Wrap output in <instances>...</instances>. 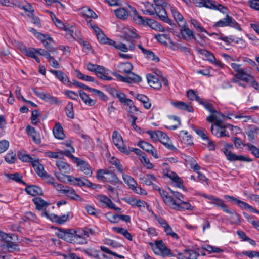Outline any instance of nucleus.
Segmentation results:
<instances>
[{
	"mask_svg": "<svg viewBox=\"0 0 259 259\" xmlns=\"http://www.w3.org/2000/svg\"><path fill=\"white\" fill-rule=\"evenodd\" d=\"M197 7H205L216 11H219L225 16H229V11L227 7H225L215 1L211 0H193Z\"/></svg>",
	"mask_w": 259,
	"mask_h": 259,
	"instance_id": "f257e3e1",
	"label": "nucleus"
},
{
	"mask_svg": "<svg viewBox=\"0 0 259 259\" xmlns=\"http://www.w3.org/2000/svg\"><path fill=\"white\" fill-rule=\"evenodd\" d=\"M134 22L142 26H148L155 30L163 32L165 31L163 27L157 21L153 19L147 17H133Z\"/></svg>",
	"mask_w": 259,
	"mask_h": 259,
	"instance_id": "f03ea898",
	"label": "nucleus"
},
{
	"mask_svg": "<svg viewBox=\"0 0 259 259\" xmlns=\"http://www.w3.org/2000/svg\"><path fill=\"white\" fill-rule=\"evenodd\" d=\"M95 231L91 229L86 228L84 229H79L77 231H75L74 240L73 243L84 244L87 243L86 238L90 236L94 235Z\"/></svg>",
	"mask_w": 259,
	"mask_h": 259,
	"instance_id": "7ed1b4c3",
	"label": "nucleus"
},
{
	"mask_svg": "<svg viewBox=\"0 0 259 259\" xmlns=\"http://www.w3.org/2000/svg\"><path fill=\"white\" fill-rule=\"evenodd\" d=\"M124 4V6L122 4V6H119L118 9L114 10L115 16H141L136 8L128 4Z\"/></svg>",
	"mask_w": 259,
	"mask_h": 259,
	"instance_id": "20e7f679",
	"label": "nucleus"
},
{
	"mask_svg": "<svg viewBox=\"0 0 259 259\" xmlns=\"http://www.w3.org/2000/svg\"><path fill=\"white\" fill-rule=\"evenodd\" d=\"M232 147V145L226 144L223 148V152L226 155L227 160L231 161H241L251 162L252 161L250 158L245 157L243 155H237L235 153H232L230 150Z\"/></svg>",
	"mask_w": 259,
	"mask_h": 259,
	"instance_id": "39448f33",
	"label": "nucleus"
},
{
	"mask_svg": "<svg viewBox=\"0 0 259 259\" xmlns=\"http://www.w3.org/2000/svg\"><path fill=\"white\" fill-rule=\"evenodd\" d=\"M152 250L156 254L167 256L170 254V250L167 248L162 240L156 241L155 243H150Z\"/></svg>",
	"mask_w": 259,
	"mask_h": 259,
	"instance_id": "423d86ee",
	"label": "nucleus"
},
{
	"mask_svg": "<svg viewBox=\"0 0 259 259\" xmlns=\"http://www.w3.org/2000/svg\"><path fill=\"white\" fill-rule=\"evenodd\" d=\"M112 140L114 145L119 151L126 154H130V150L124 145L122 138L120 134L117 131H114L112 134Z\"/></svg>",
	"mask_w": 259,
	"mask_h": 259,
	"instance_id": "0eeeda50",
	"label": "nucleus"
},
{
	"mask_svg": "<svg viewBox=\"0 0 259 259\" xmlns=\"http://www.w3.org/2000/svg\"><path fill=\"white\" fill-rule=\"evenodd\" d=\"M97 178L104 182H116L118 178L112 172L108 170L100 169L97 171Z\"/></svg>",
	"mask_w": 259,
	"mask_h": 259,
	"instance_id": "6e6552de",
	"label": "nucleus"
},
{
	"mask_svg": "<svg viewBox=\"0 0 259 259\" xmlns=\"http://www.w3.org/2000/svg\"><path fill=\"white\" fill-rule=\"evenodd\" d=\"M230 66L235 71L237 72L235 76L237 79L242 80H243V79L245 78L249 74L248 73V72H249V71L252 69L251 68H242L241 67L242 65L241 64H238L235 63H231L230 64Z\"/></svg>",
	"mask_w": 259,
	"mask_h": 259,
	"instance_id": "1a4fd4ad",
	"label": "nucleus"
},
{
	"mask_svg": "<svg viewBox=\"0 0 259 259\" xmlns=\"http://www.w3.org/2000/svg\"><path fill=\"white\" fill-rule=\"evenodd\" d=\"M214 25L217 27L230 26L239 30H241L238 23L233 19L232 17L224 18L222 20L217 22Z\"/></svg>",
	"mask_w": 259,
	"mask_h": 259,
	"instance_id": "9d476101",
	"label": "nucleus"
},
{
	"mask_svg": "<svg viewBox=\"0 0 259 259\" xmlns=\"http://www.w3.org/2000/svg\"><path fill=\"white\" fill-rule=\"evenodd\" d=\"M42 215L46 217L53 222L59 224H62L67 221L69 216V212H68L66 214L58 216L54 213L49 214L48 211H45L42 213Z\"/></svg>",
	"mask_w": 259,
	"mask_h": 259,
	"instance_id": "9b49d317",
	"label": "nucleus"
},
{
	"mask_svg": "<svg viewBox=\"0 0 259 259\" xmlns=\"http://www.w3.org/2000/svg\"><path fill=\"white\" fill-rule=\"evenodd\" d=\"M158 140L167 149L172 151L177 150V148L172 145L169 138L165 133L158 131Z\"/></svg>",
	"mask_w": 259,
	"mask_h": 259,
	"instance_id": "f8f14e48",
	"label": "nucleus"
},
{
	"mask_svg": "<svg viewBox=\"0 0 259 259\" xmlns=\"http://www.w3.org/2000/svg\"><path fill=\"white\" fill-rule=\"evenodd\" d=\"M203 106L205 109L210 113V115L208 116L206 119L208 122L211 123L213 122V119L219 116H221L222 117H225V116L223 114L218 112L211 103L205 102L203 104Z\"/></svg>",
	"mask_w": 259,
	"mask_h": 259,
	"instance_id": "ddd939ff",
	"label": "nucleus"
},
{
	"mask_svg": "<svg viewBox=\"0 0 259 259\" xmlns=\"http://www.w3.org/2000/svg\"><path fill=\"white\" fill-rule=\"evenodd\" d=\"M0 237L5 243V245L9 251H12L16 250L17 245L12 241V237L11 236L7 234L3 231H0Z\"/></svg>",
	"mask_w": 259,
	"mask_h": 259,
	"instance_id": "4468645a",
	"label": "nucleus"
},
{
	"mask_svg": "<svg viewBox=\"0 0 259 259\" xmlns=\"http://www.w3.org/2000/svg\"><path fill=\"white\" fill-rule=\"evenodd\" d=\"M68 183L73 185H77L79 187L87 186L93 187L94 185L91 182L85 178H75L73 176L68 177Z\"/></svg>",
	"mask_w": 259,
	"mask_h": 259,
	"instance_id": "2eb2a0df",
	"label": "nucleus"
},
{
	"mask_svg": "<svg viewBox=\"0 0 259 259\" xmlns=\"http://www.w3.org/2000/svg\"><path fill=\"white\" fill-rule=\"evenodd\" d=\"M65 31H66V36L68 39H76L79 41V39H81L80 32L75 27L68 25Z\"/></svg>",
	"mask_w": 259,
	"mask_h": 259,
	"instance_id": "dca6fc26",
	"label": "nucleus"
},
{
	"mask_svg": "<svg viewBox=\"0 0 259 259\" xmlns=\"http://www.w3.org/2000/svg\"><path fill=\"white\" fill-rule=\"evenodd\" d=\"M170 208L178 211H183L185 210L192 211L194 210V207L192 206L190 203L185 202L184 200L181 202H178L176 200H175Z\"/></svg>",
	"mask_w": 259,
	"mask_h": 259,
	"instance_id": "f3484780",
	"label": "nucleus"
},
{
	"mask_svg": "<svg viewBox=\"0 0 259 259\" xmlns=\"http://www.w3.org/2000/svg\"><path fill=\"white\" fill-rule=\"evenodd\" d=\"M87 23L93 29L98 40L102 44L105 43V41L107 40V37H106L102 31L95 24H93L91 20H87Z\"/></svg>",
	"mask_w": 259,
	"mask_h": 259,
	"instance_id": "a211bd4d",
	"label": "nucleus"
},
{
	"mask_svg": "<svg viewBox=\"0 0 259 259\" xmlns=\"http://www.w3.org/2000/svg\"><path fill=\"white\" fill-rule=\"evenodd\" d=\"M157 220L164 229L167 235L170 236L174 239L178 238V235L173 231L171 227L168 225L166 221L160 218H157Z\"/></svg>",
	"mask_w": 259,
	"mask_h": 259,
	"instance_id": "6ab92c4d",
	"label": "nucleus"
},
{
	"mask_svg": "<svg viewBox=\"0 0 259 259\" xmlns=\"http://www.w3.org/2000/svg\"><path fill=\"white\" fill-rule=\"evenodd\" d=\"M141 10L143 13L145 15H153L155 13L157 15V8L154 5L148 1L142 3Z\"/></svg>",
	"mask_w": 259,
	"mask_h": 259,
	"instance_id": "aec40b11",
	"label": "nucleus"
},
{
	"mask_svg": "<svg viewBox=\"0 0 259 259\" xmlns=\"http://www.w3.org/2000/svg\"><path fill=\"white\" fill-rule=\"evenodd\" d=\"M157 8V16H167V14L164 8L167 6L168 3L166 0H153Z\"/></svg>",
	"mask_w": 259,
	"mask_h": 259,
	"instance_id": "412c9836",
	"label": "nucleus"
},
{
	"mask_svg": "<svg viewBox=\"0 0 259 259\" xmlns=\"http://www.w3.org/2000/svg\"><path fill=\"white\" fill-rule=\"evenodd\" d=\"M225 117H222L221 116L218 117L213 119V122H214L212 124L211 126V131L213 135H215L217 137L219 136V133L222 128V124L223 123V119Z\"/></svg>",
	"mask_w": 259,
	"mask_h": 259,
	"instance_id": "4be33fe9",
	"label": "nucleus"
},
{
	"mask_svg": "<svg viewBox=\"0 0 259 259\" xmlns=\"http://www.w3.org/2000/svg\"><path fill=\"white\" fill-rule=\"evenodd\" d=\"M166 176L171 180L174 186L181 189L184 188L183 181L176 172L169 171H167Z\"/></svg>",
	"mask_w": 259,
	"mask_h": 259,
	"instance_id": "5701e85b",
	"label": "nucleus"
},
{
	"mask_svg": "<svg viewBox=\"0 0 259 259\" xmlns=\"http://www.w3.org/2000/svg\"><path fill=\"white\" fill-rule=\"evenodd\" d=\"M138 145L143 150L150 153L155 158H158L155 149L151 144L145 141H140L138 143Z\"/></svg>",
	"mask_w": 259,
	"mask_h": 259,
	"instance_id": "b1692460",
	"label": "nucleus"
},
{
	"mask_svg": "<svg viewBox=\"0 0 259 259\" xmlns=\"http://www.w3.org/2000/svg\"><path fill=\"white\" fill-rule=\"evenodd\" d=\"M109 70L102 66L98 65L95 72L96 75L99 78L105 80H111L112 77L108 76Z\"/></svg>",
	"mask_w": 259,
	"mask_h": 259,
	"instance_id": "393cba45",
	"label": "nucleus"
},
{
	"mask_svg": "<svg viewBox=\"0 0 259 259\" xmlns=\"http://www.w3.org/2000/svg\"><path fill=\"white\" fill-rule=\"evenodd\" d=\"M78 160H75L74 162L76 163L80 170L84 174L91 176L92 175V171L89 164L85 161L78 158Z\"/></svg>",
	"mask_w": 259,
	"mask_h": 259,
	"instance_id": "a878e982",
	"label": "nucleus"
},
{
	"mask_svg": "<svg viewBox=\"0 0 259 259\" xmlns=\"http://www.w3.org/2000/svg\"><path fill=\"white\" fill-rule=\"evenodd\" d=\"M26 132L28 135L32 137L33 141L36 144H38L40 143L41 139L40 135L33 127L30 125L27 126L26 128Z\"/></svg>",
	"mask_w": 259,
	"mask_h": 259,
	"instance_id": "bb28decb",
	"label": "nucleus"
},
{
	"mask_svg": "<svg viewBox=\"0 0 259 259\" xmlns=\"http://www.w3.org/2000/svg\"><path fill=\"white\" fill-rule=\"evenodd\" d=\"M138 47L142 51L147 59L151 60L155 62H158L159 61V57L156 56L152 51L145 49L141 45H138Z\"/></svg>",
	"mask_w": 259,
	"mask_h": 259,
	"instance_id": "cd10ccee",
	"label": "nucleus"
},
{
	"mask_svg": "<svg viewBox=\"0 0 259 259\" xmlns=\"http://www.w3.org/2000/svg\"><path fill=\"white\" fill-rule=\"evenodd\" d=\"M64 194L72 200L82 202L83 199L76 194L75 190L71 187H67L64 191Z\"/></svg>",
	"mask_w": 259,
	"mask_h": 259,
	"instance_id": "c85d7f7f",
	"label": "nucleus"
},
{
	"mask_svg": "<svg viewBox=\"0 0 259 259\" xmlns=\"http://www.w3.org/2000/svg\"><path fill=\"white\" fill-rule=\"evenodd\" d=\"M199 253L193 250H186L183 253H179L178 259H197Z\"/></svg>",
	"mask_w": 259,
	"mask_h": 259,
	"instance_id": "c756f323",
	"label": "nucleus"
},
{
	"mask_svg": "<svg viewBox=\"0 0 259 259\" xmlns=\"http://www.w3.org/2000/svg\"><path fill=\"white\" fill-rule=\"evenodd\" d=\"M158 190L164 202L170 208L175 199L172 196L168 195L165 191L159 188H158Z\"/></svg>",
	"mask_w": 259,
	"mask_h": 259,
	"instance_id": "7c9ffc66",
	"label": "nucleus"
},
{
	"mask_svg": "<svg viewBox=\"0 0 259 259\" xmlns=\"http://www.w3.org/2000/svg\"><path fill=\"white\" fill-rule=\"evenodd\" d=\"M180 33L184 39L190 41L192 39H195L196 37L195 36L193 32L190 30L187 26L181 28L180 30Z\"/></svg>",
	"mask_w": 259,
	"mask_h": 259,
	"instance_id": "2f4dec72",
	"label": "nucleus"
},
{
	"mask_svg": "<svg viewBox=\"0 0 259 259\" xmlns=\"http://www.w3.org/2000/svg\"><path fill=\"white\" fill-rule=\"evenodd\" d=\"M95 198L100 203L105 205L106 207L108 208H114V203L106 196L98 194L95 196Z\"/></svg>",
	"mask_w": 259,
	"mask_h": 259,
	"instance_id": "473e14b6",
	"label": "nucleus"
},
{
	"mask_svg": "<svg viewBox=\"0 0 259 259\" xmlns=\"http://www.w3.org/2000/svg\"><path fill=\"white\" fill-rule=\"evenodd\" d=\"M37 38L41 40L43 46L48 51L53 53L57 54V49L53 47L51 42L46 41L43 34H38Z\"/></svg>",
	"mask_w": 259,
	"mask_h": 259,
	"instance_id": "72a5a7b5",
	"label": "nucleus"
},
{
	"mask_svg": "<svg viewBox=\"0 0 259 259\" xmlns=\"http://www.w3.org/2000/svg\"><path fill=\"white\" fill-rule=\"evenodd\" d=\"M50 72L55 75L56 77L63 83L67 84L70 82L68 76L65 73L60 70H50Z\"/></svg>",
	"mask_w": 259,
	"mask_h": 259,
	"instance_id": "f704fd0d",
	"label": "nucleus"
},
{
	"mask_svg": "<svg viewBox=\"0 0 259 259\" xmlns=\"http://www.w3.org/2000/svg\"><path fill=\"white\" fill-rule=\"evenodd\" d=\"M53 134L57 139L63 140L65 138L62 126L59 123H56L53 130Z\"/></svg>",
	"mask_w": 259,
	"mask_h": 259,
	"instance_id": "c9c22d12",
	"label": "nucleus"
},
{
	"mask_svg": "<svg viewBox=\"0 0 259 259\" xmlns=\"http://www.w3.org/2000/svg\"><path fill=\"white\" fill-rule=\"evenodd\" d=\"M32 165L36 173L40 177H43L47 172L45 170L44 166L39 162L38 160H34L32 162Z\"/></svg>",
	"mask_w": 259,
	"mask_h": 259,
	"instance_id": "e433bc0d",
	"label": "nucleus"
},
{
	"mask_svg": "<svg viewBox=\"0 0 259 259\" xmlns=\"http://www.w3.org/2000/svg\"><path fill=\"white\" fill-rule=\"evenodd\" d=\"M148 82L149 85L154 88L159 89L161 87V83L157 77L153 75L148 74L147 75Z\"/></svg>",
	"mask_w": 259,
	"mask_h": 259,
	"instance_id": "4c0bfd02",
	"label": "nucleus"
},
{
	"mask_svg": "<svg viewBox=\"0 0 259 259\" xmlns=\"http://www.w3.org/2000/svg\"><path fill=\"white\" fill-rule=\"evenodd\" d=\"M33 201L34 203L36 208L39 210L45 209L49 204L44 201L41 198L36 197L33 199Z\"/></svg>",
	"mask_w": 259,
	"mask_h": 259,
	"instance_id": "58836bf2",
	"label": "nucleus"
},
{
	"mask_svg": "<svg viewBox=\"0 0 259 259\" xmlns=\"http://www.w3.org/2000/svg\"><path fill=\"white\" fill-rule=\"evenodd\" d=\"M56 165L60 171L64 173H70L71 168L70 165L63 161L58 160L56 162Z\"/></svg>",
	"mask_w": 259,
	"mask_h": 259,
	"instance_id": "ea45409f",
	"label": "nucleus"
},
{
	"mask_svg": "<svg viewBox=\"0 0 259 259\" xmlns=\"http://www.w3.org/2000/svg\"><path fill=\"white\" fill-rule=\"evenodd\" d=\"M25 190L27 194L32 196L41 195L42 193L41 189L39 187L34 185L27 186Z\"/></svg>",
	"mask_w": 259,
	"mask_h": 259,
	"instance_id": "a19ab883",
	"label": "nucleus"
},
{
	"mask_svg": "<svg viewBox=\"0 0 259 259\" xmlns=\"http://www.w3.org/2000/svg\"><path fill=\"white\" fill-rule=\"evenodd\" d=\"M171 104L174 107L179 108L180 109L185 110L190 112H192L193 111V108L191 106H189L187 103L183 102H172Z\"/></svg>",
	"mask_w": 259,
	"mask_h": 259,
	"instance_id": "79ce46f5",
	"label": "nucleus"
},
{
	"mask_svg": "<svg viewBox=\"0 0 259 259\" xmlns=\"http://www.w3.org/2000/svg\"><path fill=\"white\" fill-rule=\"evenodd\" d=\"M119 71L123 73L127 74L130 73L133 68V65L129 62L122 63L118 66Z\"/></svg>",
	"mask_w": 259,
	"mask_h": 259,
	"instance_id": "37998d69",
	"label": "nucleus"
},
{
	"mask_svg": "<svg viewBox=\"0 0 259 259\" xmlns=\"http://www.w3.org/2000/svg\"><path fill=\"white\" fill-rule=\"evenodd\" d=\"M112 229L115 232L122 234L125 238H126L128 240L130 241L132 240V236L131 233L128 232L127 230L123 228L116 227H113Z\"/></svg>",
	"mask_w": 259,
	"mask_h": 259,
	"instance_id": "c03bdc74",
	"label": "nucleus"
},
{
	"mask_svg": "<svg viewBox=\"0 0 259 259\" xmlns=\"http://www.w3.org/2000/svg\"><path fill=\"white\" fill-rule=\"evenodd\" d=\"M79 93L81 99L86 105L93 106L95 104V101L91 99L84 92L79 91Z\"/></svg>",
	"mask_w": 259,
	"mask_h": 259,
	"instance_id": "a18cd8bd",
	"label": "nucleus"
},
{
	"mask_svg": "<svg viewBox=\"0 0 259 259\" xmlns=\"http://www.w3.org/2000/svg\"><path fill=\"white\" fill-rule=\"evenodd\" d=\"M180 135L182 136V141L186 144L191 145L193 144L192 137L191 135H188L187 131H182L180 132Z\"/></svg>",
	"mask_w": 259,
	"mask_h": 259,
	"instance_id": "49530a36",
	"label": "nucleus"
},
{
	"mask_svg": "<svg viewBox=\"0 0 259 259\" xmlns=\"http://www.w3.org/2000/svg\"><path fill=\"white\" fill-rule=\"evenodd\" d=\"M169 121L168 122H170L171 121H176V124L175 125H166L165 127L169 130H174L177 129L181 124L180 119L179 117L176 116H171L169 117Z\"/></svg>",
	"mask_w": 259,
	"mask_h": 259,
	"instance_id": "de8ad7c7",
	"label": "nucleus"
},
{
	"mask_svg": "<svg viewBox=\"0 0 259 259\" xmlns=\"http://www.w3.org/2000/svg\"><path fill=\"white\" fill-rule=\"evenodd\" d=\"M243 81L250 83V85L255 90H259L258 83L254 80L253 76L250 74H248L247 76L243 79Z\"/></svg>",
	"mask_w": 259,
	"mask_h": 259,
	"instance_id": "09e8293b",
	"label": "nucleus"
},
{
	"mask_svg": "<svg viewBox=\"0 0 259 259\" xmlns=\"http://www.w3.org/2000/svg\"><path fill=\"white\" fill-rule=\"evenodd\" d=\"M210 203L221 207L226 213H231V211L226 207L224 201L222 199L216 198L213 202H210Z\"/></svg>",
	"mask_w": 259,
	"mask_h": 259,
	"instance_id": "8fccbe9b",
	"label": "nucleus"
},
{
	"mask_svg": "<svg viewBox=\"0 0 259 259\" xmlns=\"http://www.w3.org/2000/svg\"><path fill=\"white\" fill-rule=\"evenodd\" d=\"M122 176L124 182L128 186L130 189L133 187H134L135 185H137V182L131 176L125 174H123Z\"/></svg>",
	"mask_w": 259,
	"mask_h": 259,
	"instance_id": "3c124183",
	"label": "nucleus"
},
{
	"mask_svg": "<svg viewBox=\"0 0 259 259\" xmlns=\"http://www.w3.org/2000/svg\"><path fill=\"white\" fill-rule=\"evenodd\" d=\"M71 150H65L64 151H60L59 153L61 155H65L70 158L74 162L75 160H78V158L74 157L72 153L75 152V149L72 146H70Z\"/></svg>",
	"mask_w": 259,
	"mask_h": 259,
	"instance_id": "603ef678",
	"label": "nucleus"
},
{
	"mask_svg": "<svg viewBox=\"0 0 259 259\" xmlns=\"http://www.w3.org/2000/svg\"><path fill=\"white\" fill-rule=\"evenodd\" d=\"M142 182L147 185H153V182L156 181V178L152 174L147 175L141 179Z\"/></svg>",
	"mask_w": 259,
	"mask_h": 259,
	"instance_id": "864d4df0",
	"label": "nucleus"
},
{
	"mask_svg": "<svg viewBox=\"0 0 259 259\" xmlns=\"http://www.w3.org/2000/svg\"><path fill=\"white\" fill-rule=\"evenodd\" d=\"M166 13L168 14L170 12L172 16H182L181 13L178 11V9L174 6H171L168 4L167 6L164 8Z\"/></svg>",
	"mask_w": 259,
	"mask_h": 259,
	"instance_id": "5fc2aeb1",
	"label": "nucleus"
},
{
	"mask_svg": "<svg viewBox=\"0 0 259 259\" xmlns=\"http://www.w3.org/2000/svg\"><path fill=\"white\" fill-rule=\"evenodd\" d=\"M125 38L127 40L135 39L138 37V35L133 30L125 28L123 30Z\"/></svg>",
	"mask_w": 259,
	"mask_h": 259,
	"instance_id": "6e6d98bb",
	"label": "nucleus"
},
{
	"mask_svg": "<svg viewBox=\"0 0 259 259\" xmlns=\"http://www.w3.org/2000/svg\"><path fill=\"white\" fill-rule=\"evenodd\" d=\"M75 230L74 229L66 230V232L65 234L64 240L66 241L73 243L75 234Z\"/></svg>",
	"mask_w": 259,
	"mask_h": 259,
	"instance_id": "4d7b16f0",
	"label": "nucleus"
},
{
	"mask_svg": "<svg viewBox=\"0 0 259 259\" xmlns=\"http://www.w3.org/2000/svg\"><path fill=\"white\" fill-rule=\"evenodd\" d=\"M81 16H97L96 14L90 8L83 7L80 10Z\"/></svg>",
	"mask_w": 259,
	"mask_h": 259,
	"instance_id": "13d9d810",
	"label": "nucleus"
},
{
	"mask_svg": "<svg viewBox=\"0 0 259 259\" xmlns=\"http://www.w3.org/2000/svg\"><path fill=\"white\" fill-rule=\"evenodd\" d=\"M19 8L24 10L25 12H29L32 15L34 12V9L30 3L26 2L25 4H19L18 5Z\"/></svg>",
	"mask_w": 259,
	"mask_h": 259,
	"instance_id": "bf43d9fd",
	"label": "nucleus"
},
{
	"mask_svg": "<svg viewBox=\"0 0 259 259\" xmlns=\"http://www.w3.org/2000/svg\"><path fill=\"white\" fill-rule=\"evenodd\" d=\"M128 107L127 108V111L128 112V114H135L138 111V108L134 105L133 101L130 99L127 100V102L125 104Z\"/></svg>",
	"mask_w": 259,
	"mask_h": 259,
	"instance_id": "052dcab7",
	"label": "nucleus"
},
{
	"mask_svg": "<svg viewBox=\"0 0 259 259\" xmlns=\"http://www.w3.org/2000/svg\"><path fill=\"white\" fill-rule=\"evenodd\" d=\"M89 256L93 258H98L99 251L94 248H89L83 250Z\"/></svg>",
	"mask_w": 259,
	"mask_h": 259,
	"instance_id": "680f3d73",
	"label": "nucleus"
},
{
	"mask_svg": "<svg viewBox=\"0 0 259 259\" xmlns=\"http://www.w3.org/2000/svg\"><path fill=\"white\" fill-rule=\"evenodd\" d=\"M65 112L67 116L71 119L74 118V114L73 112V103L69 102L66 106Z\"/></svg>",
	"mask_w": 259,
	"mask_h": 259,
	"instance_id": "e2e57ef3",
	"label": "nucleus"
},
{
	"mask_svg": "<svg viewBox=\"0 0 259 259\" xmlns=\"http://www.w3.org/2000/svg\"><path fill=\"white\" fill-rule=\"evenodd\" d=\"M75 72L76 76L78 78L87 81L94 82L95 79L94 77L88 75H85L82 73L81 72H80L79 70H76Z\"/></svg>",
	"mask_w": 259,
	"mask_h": 259,
	"instance_id": "0e129e2a",
	"label": "nucleus"
},
{
	"mask_svg": "<svg viewBox=\"0 0 259 259\" xmlns=\"http://www.w3.org/2000/svg\"><path fill=\"white\" fill-rule=\"evenodd\" d=\"M51 19L57 27L64 30L69 25L68 24H64L62 21L58 19L57 17H51Z\"/></svg>",
	"mask_w": 259,
	"mask_h": 259,
	"instance_id": "69168bd1",
	"label": "nucleus"
},
{
	"mask_svg": "<svg viewBox=\"0 0 259 259\" xmlns=\"http://www.w3.org/2000/svg\"><path fill=\"white\" fill-rule=\"evenodd\" d=\"M90 92L92 93L95 95L98 96L102 100L107 101L108 100L107 96L100 90L92 88L90 89Z\"/></svg>",
	"mask_w": 259,
	"mask_h": 259,
	"instance_id": "338daca9",
	"label": "nucleus"
},
{
	"mask_svg": "<svg viewBox=\"0 0 259 259\" xmlns=\"http://www.w3.org/2000/svg\"><path fill=\"white\" fill-rule=\"evenodd\" d=\"M7 177L9 179L14 180L17 182H21L22 183H24L22 181V176L19 173H14V174H6Z\"/></svg>",
	"mask_w": 259,
	"mask_h": 259,
	"instance_id": "774afa93",
	"label": "nucleus"
}]
</instances>
